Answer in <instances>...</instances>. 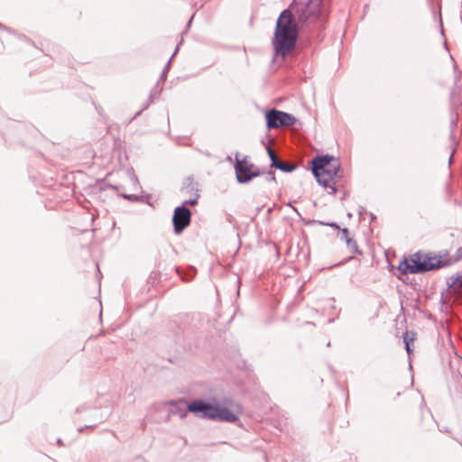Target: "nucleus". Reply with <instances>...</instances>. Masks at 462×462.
I'll return each instance as SVG.
<instances>
[{
	"instance_id": "f257e3e1",
	"label": "nucleus",
	"mask_w": 462,
	"mask_h": 462,
	"mask_svg": "<svg viewBox=\"0 0 462 462\" xmlns=\"http://www.w3.org/2000/svg\"><path fill=\"white\" fill-rule=\"evenodd\" d=\"M328 14V7L325 0H293L276 21L272 41L274 56L285 58L294 51L299 25L304 26L309 20H317L323 25Z\"/></svg>"
},
{
	"instance_id": "7ed1b4c3",
	"label": "nucleus",
	"mask_w": 462,
	"mask_h": 462,
	"mask_svg": "<svg viewBox=\"0 0 462 462\" xmlns=\"http://www.w3.org/2000/svg\"><path fill=\"white\" fill-rule=\"evenodd\" d=\"M450 263L441 256L424 254L420 252L404 258L399 263L398 270L403 274L424 273L431 270L448 266Z\"/></svg>"
},
{
	"instance_id": "20e7f679",
	"label": "nucleus",
	"mask_w": 462,
	"mask_h": 462,
	"mask_svg": "<svg viewBox=\"0 0 462 462\" xmlns=\"http://www.w3.org/2000/svg\"><path fill=\"white\" fill-rule=\"evenodd\" d=\"M266 127L268 129H277L283 126L293 125L297 119L287 112L278 110L276 108L269 109L265 112Z\"/></svg>"
},
{
	"instance_id": "c85d7f7f",
	"label": "nucleus",
	"mask_w": 462,
	"mask_h": 462,
	"mask_svg": "<svg viewBox=\"0 0 462 462\" xmlns=\"http://www.w3.org/2000/svg\"><path fill=\"white\" fill-rule=\"evenodd\" d=\"M0 29H5V26L0 23Z\"/></svg>"
},
{
	"instance_id": "a211bd4d",
	"label": "nucleus",
	"mask_w": 462,
	"mask_h": 462,
	"mask_svg": "<svg viewBox=\"0 0 462 462\" xmlns=\"http://www.w3.org/2000/svg\"><path fill=\"white\" fill-rule=\"evenodd\" d=\"M161 92H162V88H160V89H159V88H157V86H156V87H155V88L151 91V94H150V97H149V98H150V102H152V100H153L154 98H156L157 97H159V96H160V94H161Z\"/></svg>"
},
{
	"instance_id": "1a4fd4ad",
	"label": "nucleus",
	"mask_w": 462,
	"mask_h": 462,
	"mask_svg": "<svg viewBox=\"0 0 462 462\" xmlns=\"http://www.w3.org/2000/svg\"><path fill=\"white\" fill-rule=\"evenodd\" d=\"M266 150H267V153L269 155L270 161H271L272 168L278 169V170L282 171V172H287V173L292 172L296 169V166L288 164V163H285V162L280 161L270 146H267Z\"/></svg>"
},
{
	"instance_id": "0eeeda50",
	"label": "nucleus",
	"mask_w": 462,
	"mask_h": 462,
	"mask_svg": "<svg viewBox=\"0 0 462 462\" xmlns=\"http://www.w3.org/2000/svg\"><path fill=\"white\" fill-rule=\"evenodd\" d=\"M340 171V163L337 161L334 162V164L330 167H328L325 169V171L322 173V177L319 179H316L319 185L323 186L324 188L330 189L329 193L335 194L337 192V189L335 187L336 182L334 181L333 184L331 182L337 179L340 178L338 175Z\"/></svg>"
},
{
	"instance_id": "4468645a",
	"label": "nucleus",
	"mask_w": 462,
	"mask_h": 462,
	"mask_svg": "<svg viewBox=\"0 0 462 462\" xmlns=\"http://www.w3.org/2000/svg\"><path fill=\"white\" fill-rule=\"evenodd\" d=\"M176 270H177V272L180 273V277H181V279H182L183 281H189V280H191V279L195 276V274H196V269H195V267H193V266L189 267V268L185 272V273H180V268H177Z\"/></svg>"
},
{
	"instance_id": "6e6552de",
	"label": "nucleus",
	"mask_w": 462,
	"mask_h": 462,
	"mask_svg": "<svg viewBox=\"0 0 462 462\" xmlns=\"http://www.w3.org/2000/svg\"><path fill=\"white\" fill-rule=\"evenodd\" d=\"M336 161L337 160L335 157L328 154L313 158L311 161L312 174L316 179L321 178L325 169L332 166Z\"/></svg>"
},
{
	"instance_id": "9d476101",
	"label": "nucleus",
	"mask_w": 462,
	"mask_h": 462,
	"mask_svg": "<svg viewBox=\"0 0 462 462\" xmlns=\"http://www.w3.org/2000/svg\"><path fill=\"white\" fill-rule=\"evenodd\" d=\"M90 418L92 419L91 421L93 422L90 425H86L84 428L79 429V432H82L83 430L86 428H95L97 424L104 421L106 418V414H103L102 411L99 409H92L90 411Z\"/></svg>"
},
{
	"instance_id": "6ab92c4d",
	"label": "nucleus",
	"mask_w": 462,
	"mask_h": 462,
	"mask_svg": "<svg viewBox=\"0 0 462 462\" xmlns=\"http://www.w3.org/2000/svg\"><path fill=\"white\" fill-rule=\"evenodd\" d=\"M339 232H340V234H341L340 238H341L342 240H344L345 242L346 241V239H347V238H350V236H349V231H348V229H347L346 227L340 228V229H339Z\"/></svg>"
},
{
	"instance_id": "c9c22d12",
	"label": "nucleus",
	"mask_w": 462,
	"mask_h": 462,
	"mask_svg": "<svg viewBox=\"0 0 462 462\" xmlns=\"http://www.w3.org/2000/svg\"><path fill=\"white\" fill-rule=\"evenodd\" d=\"M409 367H410V369H411V368H412V366H411V363L409 364Z\"/></svg>"
},
{
	"instance_id": "412c9836",
	"label": "nucleus",
	"mask_w": 462,
	"mask_h": 462,
	"mask_svg": "<svg viewBox=\"0 0 462 462\" xmlns=\"http://www.w3.org/2000/svg\"><path fill=\"white\" fill-rule=\"evenodd\" d=\"M265 179L267 181H274V182L276 181L274 172L272 171H268Z\"/></svg>"
},
{
	"instance_id": "aec40b11",
	"label": "nucleus",
	"mask_w": 462,
	"mask_h": 462,
	"mask_svg": "<svg viewBox=\"0 0 462 462\" xmlns=\"http://www.w3.org/2000/svg\"><path fill=\"white\" fill-rule=\"evenodd\" d=\"M124 199L129 200V201H137L138 197L136 195H131V194H122L121 195Z\"/></svg>"
},
{
	"instance_id": "2f4dec72",
	"label": "nucleus",
	"mask_w": 462,
	"mask_h": 462,
	"mask_svg": "<svg viewBox=\"0 0 462 462\" xmlns=\"http://www.w3.org/2000/svg\"><path fill=\"white\" fill-rule=\"evenodd\" d=\"M148 106H149V104L145 105L144 107L143 108V110L147 109Z\"/></svg>"
},
{
	"instance_id": "f03ea898",
	"label": "nucleus",
	"mask_w": 462,
	"mask_h": 462,
	"mask_svg": "<svg viewBox=\"0 0 462 462\" xmlns=\"http://www.w3.org/2000/svg\"><path fill=\"white\" fill-rule=\"evenodd\" d=\"M187 411L197 415L200 419L218 422L234 423L237 421L238 416L226 407L218 403H209L203 399H196L187 404Z\"/></svg>"
},
{
	"instance_id": "2eb2a0df",
	"label": "nucleus",
	"mask_w": 462,
	"mask_h": 462,
	"mask_svg": "<svg viewBox=\"0 0 462 462\" xmlns=\"http://www.w3.org/2000/svg\"><path fill=\"white\" fill-rule=\"evenodd\" d=\"M190 193L193 194L194 197L191 198V199L184 200L180 206L187 207V206H195V205L198 204V200H199V193L196 192V191H193V192H190Z\"/></svg>"
},
{
	"instance_id": "9b49d317",
	"label": "nucleus",
	"mask_w": 462,
	"mask_h": 462,
	"mask_svg": "<svg viewBox=\"0 0 462 462\" xmlns=\"http://www.w3.org/2000/svg\"><path fill=\"white\" fill-rule=\"evenodd\" d=\"M178 51V47L176 48V50L174 51V52L172 53L171 57L169 59V60L167 61L161 76H160V79L157 82V86L159 85L160 82H163L165 79H166V77H167V73L171 68V60L173 59V57L175 56V54L177 53Z\"/></svg>"
},
{
	"instance_id": "39448f33",
	"label": "nucleus",
	"mask_w": 462,
	"mask_h": 462,
	"mask_svg": "<svg viewBox=\"0 0 462 462\" xmlns=\"http://www.w3.org/2000/svg\"><path fill=\"white\" fill-rule=\"evenodd\" d=\"M254 164L248 162L246 158L242 160L236 158L235 171L239 183H248L251 180L260 175L258 170H253Z\"/></svg>"
},
{
	"instance_id": "c756f323",
	"label": "nucleus",
	"mask_w": 462,
	"mask_h": 462,
	"mask_svg": "<svg viewBox=\"0 0 462 462\" xmlns=\"http://www.w3.org/2000/svg\"><path fill=\"white\" fill-rule=\"evenodd\" d=\"M142 111H143V110L138 111V112L135 114L134 117H136L137 116H139V115L142 113Z\"/></svg>"
},
{
	"instance_id": "5701e85b",
	"label": "nucleus",
	"mask_w": 462,
	"mask_h": 462,
	"mask_svg": "<svg viewBox=\"0 0 462 462\" xmlns=\"http://www.w3.org/2000/svg\"><path fill=\"white\" fill-rule=\"evenodd\" d=\"M358 214H359L360 216H363L364 214H368V213H367L366 209L365 208V207L360 206V207L358 208Z\"/></svg>"
},
{
	"instance_id": "7c9ffc66",
	"label": "nucleus",
	"mask_w": 462,
	"mask_h": 462,
	"mask_svg": "<svg viewBox=\"0 0 462 462\" xmlns=\"http://www.w3.org/2000/svg\"><path fill=\"white\" fill-rule=\"evenodd\" d=\"M191 22H192V17L189 19V23H188V26H189V25H190Z\"/></svg>"
},
{
	"instance_id": "f3484780",
	"label": "nucleus",
	"mask_w": 462,
	"mask_h": 462,
	"mask_svg": "<svg viewBox=\"0 0 462 462\" xmlns=\"http://www.w3.org/2000/svg\"><path fill=\"white\" fill-rule=\"evenodd\" d=\"M415 339V334L413 332H405L403 335V342H408L409 344H411Z\"/></svg>"
},
{
	"instance_id": "bb28decb",
	"label": "nucleus",
	"mask_w": 462,
	"mask_h": 462,
	"mask_svg": "<svg viewBox=\"0 0 462 462\" xmlns=\"http://www.w3.org/2000/svg\"><path fill=\"white\" fill-rule=\"evenodd\" d=\"M369 216L371 217V220H374L375 219V216L373 213H369Z\"/></svg>"
},
{
	"instance_id": "4be33fe9",
	"label": "nucleus",
	"mask_w": 462,
	"mask_h": 462,
	"mask_svg": "<svg viewBox=\"0 0 462 462\" xmlns=\"http://www.w3.org/2000/svg\"><path fill=\"white\" fill-rule=\"evenodd\" d=\"M405 350L408 355H411L413 351L412 348L411 347V344H409L408 342H405Z\"/></svg>"
},
{
	"instance_id": "393cba45",
	"label": "nucleus",
	"mask_w": 462,
	"mask_h": 462,
	"mask_svg": "<svg viewBox=\"0 0 462 462\" xmlns=\"http://www.w3.org/2000/svg\"><path fill=\"white\" fill-rule=\"evenodd\" d=\"M57 444L60 445V446H62L63 445V442L60 439H57Z\"/></svg>"
},
{
	"instance_id": "f8f14e48",
	"label": "nucleus",
	"mask_w": 462,
	"mask_h": 462,
	"mask_svg": "<svg viewBox=\"0 0 462 462\" xmlns=\"http://www.w3.org/2000/svg\"><path fill=\"white\" fill-rule=\"evenodd\" d=\"M183 189H187L189 193L196 191L199 192L198 188L194 184L192 177H187L183 181Z\"/></svg>"
},
{
	"instance_id": "72a5a7b5",
	"label": "nucleus",
	"mask_w": 462,
	"mask_h": 462,
	"mask_svg": "<svg viewBox=\"0 0 462 462\" xmlns=\"http://www.w3.org/2000/svg\"><path fill=\"white\" fill-rule=\"evenodd\" d=\"M442 430L445 431V432H448L447 428H444V430Z\"/></svg>"
},
{
	"instance_id": "ddd939ff",
	"label": "nucleus",
	"mask_w": 462,
	"mask_h": 462,
	"mask_svg": "<svg viewBox=\"0 0 462 462\" xmlns=\"http://www.w3.org/2000/svg\"><path fill=\"white\" fill-rule=\"evenodd\" d=\"M346 244L350 252L356 254H362V251L359 250L356 240H354L352 237L347 238Z\"/></svg>"
},
{
	"instance_id": "dca6fc26",
	"label": "nucleus",
	"mask_w": 462,
	"mask_h": 462,
	"mask_svg": "<svg viewBox=\"0 0 462 462\" xmlns=\"http://www.w3.org/2000/svg\"><path fill=\"white\" fill-rule=\"evenodd\" d=\"M310 223L318 224V225H320V226H331V227H334V228H336L337 230L340 229L339 226L336 222H324V221H321V220H311V221H310Z\"/></svg>"
},
{
	"instance_id": "b1692460",
	"label": "nucleus",
	"mask_w": 462,
	"mask_h": 462,
	"mask_svg": "<svg viewBox=\"0 0 462 462\" xmlns=\"http://www.w3.org/2000/svg\"><path fill=\"white\" fill-rule=\"evenodd\" d=\"M131 181L134 183V184H136L138 183V179L135 175H132L131 176Z\"/></svg>"
},
{
	"instance_id": "a878e982",
	"label": "nucleus",
	"mask_w": 462,
	"mask_h": 462,
	"mask_svg": "<svg viewBox=\"0 0 462 462\" xmlns=\"http://www.w3.org/2000/svg\"><path fill=\"white\" fill-rule=\"evenodd\" d=\"M108 187H109L110 189H115V190H116V189H117V186H115V185H109Z\"/></svg>"
},
{
	"instance_id": "cd10ccee",
	"label": "nucleus",
	"mask_w": 462,
	"mask_h": 462,
	"mask_svg": "<svg viewBox=\"0 0 462 462\" xmlns=\"http://www.w3.org/2000/svg\"><path fill=\"white\" fill-rule=\"evenodd\" d=\"M452 158H453V153L450 155L449 159H448V163L451 164L452 162Z\"/></svg>"
},
{
	"instance_id": "423d86ee",
	"label": "nucleus",
	"mask_w": 462,
	"mask_h": 462,
	"mask_svg": "<svg viewBox=\"0 0 462 462\" xmlns=\"http://www.w3.org/2000/svg\"><path fill=\"white\" fill-rule=\"evenodd\" d=\"M192 213L188 207L178 206L175 208L172 216L174 233L181 234L188 227L191 221Z\"/></svg>"
},
{
	"instance_id": "f704fd0d",
	"label": "nucleus",
	"mask_w": 462,
	"mask_h": 462,
	"mask_svg": "<svg viewBox=\"0 0 462 462\" xmlns=\"http://www.w3.org/2000/svg\"><path fill=\"white\" fill-rule=\"evenodd\" d=\"M442 430L445 431V432H448L447 428H444V430Z\"/></svg>"
},
{
	"instance_id": "473e14b6",
	"label": "nucleus",
	"mask_w": 462,
	"mask_h": 462,
	"mask_svg": "<svg viewBox=\"0 0 462 462\" xmlns=\"http://www.w3.org/2000/svg\"><path fill=\"white\" fill-rule=\"evenodd\" d=\"M76 411H77V412H80V411H81V410H80L79 408H78Z\"/></svg>"
}]
</instances>
